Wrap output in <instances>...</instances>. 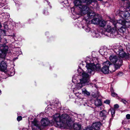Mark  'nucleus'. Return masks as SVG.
<instances>
[{"mask_svg":"<svg viewBox=\"0 0 130 130\" xmlns=\"http://www.w3.org/2000/svg\"><path fill=\"white\" fill-rule=\"evenodd\" d=\"M93 129V128L92 126H89L85 128L84 130H92Z\"/></svg>","mask_w":130,"mask_h":130,"instance_id":"nucleus-27","label":"nucleus"},{"mask_svg":"<svg viewBox=\"0 0 130 130\" xmlns=\"http://www.w3.org/2000/svg\"><path fill=\"white\" fill-rule=\"evenodd\" d=\"M51 130H53V129H51Z\"/></svg>","mask_w":130,"mask_h":130,"instance_id":"nucleus-42","label":"nucleus"},{"mask_svg":"<svg viewBox=\"0 0 130 130\" xmlns=\"http://www.w3.org/2000/svg\"><path fill=\"white\" fill-rule=\"evenodd\" d=\"M102 125L101 123L100 122L94 123L92 125V126L94 129L95 130L99 129Z\"/></svg>","mask_w":130,"mask_h":130,"instance_id":"nucleus-13","label":"nucleus"},{"mask_svg":"<svg viewBox=\"0 0 130 130\" xmlns=\"http://www.w3.org/2000/svg\"><path fill=\"white\" fill-rule=\"evenodd\" d=\"M82 93L84 95L89 96L90 95V93L87 91L85 88H83L82 89Z\"/></svg>","mask_w":130,"mask_h":130,"instance_id":"nucleus-23","label":"nucleus"},{"mask_svg":"<svg viewBox=\"0 0 130 130\" xmlns=\"http://www.w3.org/2000/svg\"><path fill=\"white\" fill-rule=\"evenodd\" d=\"M122 20H124L125 22H127L128 23L127 24V25L126 26L125 25H123L121 24H118V26L117 27V28H116L118 29L119 31L123 33L126 31V27H128V23L124 19Z\"/></svg>","mask_w":130,"mask_h":130,"instance_id":"nucleus-9","label":"nucleus"},{"mask_svg":"<svg viewBox=\"0 0 130 130\" xmlns=\"http://www.w3.org/2000/svg\"><path fill=\"white\" fill-rule=\"evenodd\" d=\"M126 117L127 119H130V115L129 114H127L126 115Z\"/></svg>","mask_w":130,"mask_h":130,"instance_id":"nucleus-32","label":"nucleus"},{"mask_svg":"<svg viewBox=\"0 0 130 130\" xmlns=\"http://www.w3.org/2000/svg\"><path fill=\"white\" fill-rule=\"evenodd\" d=\"M123 75L122 72H120L118 73V75L119 76H121Z\"/></svg>","mask_w":130,"mask_h":130,"instance_id":"nucleus-35","label":"nucleus"},{"mask_svg":"<svg viewBox=\"0 0 130 130\" xmlns=\"http://www.w3.org/2000/svg\"><path fill=\"white\" fill-rule=\"evenodd\" d=\"M125 130H130V129L129 128H125Z\"/></svg>","mask_w":130,"mask_h":130,"instance_id":"nucleus-36","label":"nucleus"},{"mask_svg":"<svg viewBox=\"0 0 130 130\" xmlns=\"http://www.w3.org/2000/svg\"><path fill=\"white\" fill-rule=\"evenodd\" d=\"M95 104L96 106H101L102 104L101 100L98 99L95 100Z\"/></svg>","mask_w":130,"mask_h":130,"instance_id":"nucleus-19","label":"nucleus"},{"mask_svg":"<svg viewBox=\"0 0 130 130\" xmlns=\"http://www.w3.org/2000/svg\"><path fill=\"white\" fill-rule=\"evenodd\" d=\"M1 68L2 70H5L7 67V66L5 62L4 61H2L1 63Z\"/></svg>","mask_w":130,"mask_h":130,"instance_id":"nucleus-17","label":"nucleus"},{"mask_svg":"<svg viewBox=\"0 0 130 130\" xmlns=\"http://www.w3.org/2000/svg\"><path fill=\"white\" fill-rule=\"evenodd\" d=\"M5 55L3 51L1 49L0 50V57H4L5 56Z\"/></svg>","mask_w":130,"mask_h":130,"instance_id":"nucleus-25","label":"nucleus"},{"mask_svg":"<svg viewBox=\"0 0 130 130\" xmlns=\"http://www.w3.org/2000/svg\"><path fill=\"white\" fill-rule=\"evenodd\" d=\"M93 0H75L74 3L75 6H78L79 8V6L82 5L81 3H86L87 4H89Z\"/></svg>","mask_w":130,"mask_h":130,"instance_id":"nucleus-7","label":"nucleus"},{"mask_svg":"<svg viewBox=\"0 0 130 130\" xmlns=\"http://www.w3.org/2000/svg\"><path fill=\"white\" fill-rule=\"evenodd\" d=\"M124 18L125 19H127L129 18H130V14L128 11H126L122 13Z\"/></svg>","mask_w":130,"mask_h":130,"instance_id":"nucleus-18","label":"nucleus"},{"mask_svg":"<svg viewBox=\"0 0 130 130\" xmlns=\"http://www.w3.org/2000/svg\"><path fill=\"white\" fill-rule=\"evenodd\" d=\"M14 74V73H13V74Z\"/></svg>","mask_w":130,"mask_h":130,"instance_id":"nucleus-43","label":"nucleus"},{"mask_svg":"<svg viewBox=\"0 0 130 130\" xmlns=\"http://www.w3.org/2000/svg\"><path fill=\"white\" fill-rule=\"evenodd\" d=\"M109 68L103 66L101 69V71L105 74H108L109 73Z\"/></svg>","mask_w":130,"mask_h":130,"instance_id":"nucleus-16","label":"nucleus"},{"mask_svg":"<svg viewBox=\"0 0 130 130\" xmlns=\"http://www.w3.org/2000/svg\"><path fill=\"white\" fill-rule=\"evenodd\" d=\"M77 115L74 113L69 116L67 114H63L60 116L59 113H57L53 116L54 121L56 122V127L62 128L67 126L71 127L72 125L77 118Z\"/></svg>","mask_w":130,"mask_h":130,"instance_id":"nucleus-1","label":"nucleus"},{"mask_svg":"<svg viewBox=\"0 0 130 130\" xmlns=\"http://www.w3.org/2000/svg\"><path fill=\"white\" fill-rule=\"evenodd\" d=\"M110 100H106L104 102V103L107 104H109L110 103Z\"/></svg>","mask_w":130,"mask_h":130,"instance_id":"nucleus-29","label":"nucleus"},{"mask_svg":"<svg viewBox=\"0 0 130 130\" xmlns=\"http://www.w3.org/2000/svg\"><path fill=\"white\" fill-rule=\"evenodd\" d=\"M1 91L0 90V93H1Z\"/></svg>","mask_w":130,"mask_h":130,"instance_id":"nucleus-41","label":"nucleus"},{"mask_svg":"<svg viewBox=\"0 0 130 130\" xmlns=\"http://www.w3.org/2000/svg\"><path fill=\"white\" fill-rule=\"evenodd\" d=\"M98 24L101 27H104L106 25V23L105 21L103 20H101L99 21Z\"/></svg>","mask_w":130,"mask_h":130,"instance_id":"nucleus-21","label":"nucleus"},{"mask_svg":"<svg viewBox=\"0 0 130 130\" xmlns=\"http://www.w3.org/2000/svg\"><path fill=\"white\" fill-rule=\"evenodd\" d=\"M120 101L121 102H123L124 104H126L127 103V101L125 100L122 99H121Z\"/></svg>","mask_w":130,"mask_h":130,"instance_id":"nucleus-30","label":"nucleus"},{"mask_svg":"<svg viewBox=\"0 0 130 130\" xmlns=\"http://www.w3.org/2000/svg\"><path fill=\"white\" fill-rule=\"evenodd\" d=\"M111 95L113 97H115L117 96V94L113 92L112 88L111 89Z\"/></svg>","mask_w":130,"mask_h":130,"instance_id":"nucleus-26","label":"nucleus"},{"mask_svg":"<svg viewBox=\"0 0 130 130\" xmlns=\"http://www.w3.org/2000/svg\"><path fill=\"white\" fill-rule=\"evenodd\" d=\"M79 70H78V72L79 74L82 76V78L80 79L79 83H77L75 86V89L78 90L80 89L83 86L85 85V84L89 82V75L84 71H82L81 72H79Z\"/></svg>","mask_w":130,"mask_h":130,"instance_id":"nucleus-2","label":"nucleus"},{"mask_svg":"<svg viewBox=\"0 0 130 130\" xmlns=\"http://www.w3.org/2000/svg\"><path fill=\"white\" fill-rule=\"evenodd\" d=\"M113 23L115 27L112 28L110 25H107L106 30L108 32H111L112 34L116 35L117 34L116 28H117L118 26V24H121L123 25H125L127 26V24L128 23V22H125L124 20L123 21L121 20H119L117 21H113Z\"/></svg>","mask_w":130,"mask_h":130,"instance_id":"nucleus-3","label":"nucleus"},{"mask_svg":"<svg viewBox=\"0 0 130 130\" xmlns=\"http://www.w3.org/2000/svg\"><path fill=\"white\" fill-rule=\"evenodd\" d=\"M110 111L111 115L112 116H113V115H114L115 113V110L114 109L111 108L110 109Z\"/></svg>","mask_w":130,"mask_h":130,"instance_id":"nucleus-28","label":"nucleus"},{"mask_svg":"<svg viewBox=\"0 0 130 130\" xmlns=\"http://www.w3.org/2000/svg\"><path fill=\"white\" fill-rule=\"evenodd\" d=\"M130 7V2H129V7Z\"/></svg>","mask_w":130,"mask_h":130,"instance_id":"nucleus-38","label":"nucleus"},{"mask_svg":"<svg viewBox=\"0 0 130 130\" xmlns=\"http://www.w3.org/2000/svg\"><path fill=\"white\" fill-rule=\"evenodd\" d=\"M129 69H130V64H129Z\"/></svg>","mask_w":130,"mask_h":130,"instance_id":"nucleus-39","label":"nucleus"},{"mask_svg":"<svg viewBox=\"0 0 130 130\" xmlns=\"http://www.w3.org/2000/svg\"><path fill=\"white\" fill-rule=\"evenodd\" d=\"M83 28H84V27H83Z\"/></svg>","mask_w":130,"mask_h":130,"instance_id":"nucleus-40","label":"nucleus"},{"mask_svg":"<svg viewBox=\"0 0 130 130\" xmlns=\"http://www.w3.org/2000/svg\"><path fill=\"white\" fill-rule=\"evenodd\" d=\"M110 61L113 64L114 69L111 71L112 72H115L116 70L120 68L123 62L122 60L116 55L110 56L109 57Z\"/></svg>","mask_w":130,"mask_h":130,"instance_id":"nucleus-4","label":"nucleus"},{"mask_svg":"<svg viewBox=\"0 0 130 130\" xmlns=\"http://www.w3.org/2000/svg\"><path fill=\"white\" fill-rule=\"evenodd\" d=\"M111 64V63L108 61H107L104 62L103 63V65L104 67H107L109 68V66Z\"/></svg>","mask_w":130,"mask_h":130,"instance_id":"nucleus-20","label":"nucleus"},{"mask_svg":"<svg viewBox=\"0 0 130 130\" xmlns=\"http://www.w3.org/2000/svg\"><path fill=\"white\" fill-rule=\"evenodd\" d=\"M93 8H91V11L90 10L88 13L87 14V17L89 18L93 17L95 15V13L92 11Z\"/></svg>","mask_w":130,"mask_h":130,"instance_id":"nucleus-14","label":"nucleus"},{"mask_svg":"<svg viewBox=\"0 0 130 130\" xmlns=\"http://www.w3.org/2000/svg\"><path fill=\"white\" fill-rule=\"evenodd\" d=\"M22 119V117L21 116H19L17 117V119L18 121H19L21 120Z\"/></svg>","mask_w":130,"mask_h":130,"instance_id":"nucleus-31","label":"nucleus"},{"mask_svg":"<svg viewBox=\"0 0 130 130\" xmlns=\"http://www.w3.org/2000/svg\"><path fill=\"white\" fill-rule=\"evenodd\" d=\"M99 19L98 18H94L91 20V23L92 24H98Z\"/></svg>","mask_w":130,"mask_h":130,"instance_id":"nucleus-22","label":"nucleus"},{"mask_svg":"<svg viewBox=\"0 0 130 130\" xmlns=\"http://www.w3.org/2000/svg\"><path fill=\"white\" fill-rule=\"evenodd\" d=\"M86 67L87 70V72L88 74L90 75H93L94 73L95 70L99 72L101 71V66L99 64H97L95 65L94 63H87Z\"/></svg>","mask_w":130,"mask_h":130,"instance_id":"nucleus-5","label":"nucleus"},{"mask_svg":"<svg viewBox=\"0 0 130 130\" xmlns=\"http://www.w3.org/2000/svg\"><path fill=\"white\" fill-rule=\"evenodd\" d=\"M119 107V105L117 104H116L114 105V108H117Z\"/></svg>","mask_w":130,"mask_h":130,"instance_id":"nucleus-34","label":"nucleus"},{"mask_svg":"<svg viewBox=\"0 0 130 130\" xmlns=\"http://www.w3.org/2000/svg\"><path fill=\"white\" fill-rule=\"evenodd\" d=\"M31 122L32 124L31 126L32 130H35L36 128V129L38 128L40 130H41L40 127L38 126V122L36 119H34Z\"/></svg>","mask_w":130,"mask_h":130,"instance_id":"nucleus-10","label":"nucleus"},{"mask_svg":"<svg viewBox=\"0 0 130 130\" xmlns=\"http://www.w3.org/2000/svg\"><path fill=\"white\" fill-rule=\"evenodd\" d=\"M92 35L94 37L98 38L100 37V36L99 33L98 32H93L92 33Z\"/></svg>","mask_w":130,"mask_h":130,"instance_id":"nucleus-24","label":"nucleus"},{"mask_svg":"<svg viewBox=\"0 0 130 130\" xmlns=\"http://www.w3.org/2000/svg\"><path fill=\"white\" fill-rule=\"evenodd\" d=\"M114 51L117 55L120 57L123 58L125 57L126 54L123 50L121 46H118L115 48Z\"/></svg>","mask_w":130,"mask_h":130,"instance_id":"nucleus-6","label":"nucleus"},{"mask_svg":"<svg viewBox=\"0 0 130 130\" xmlns=\"http://www.w3.org/2000/svg\"><path fill=\"white\" fill-rule=\"evenodd\" d=\"M74 130H82V124L79 123H75L72 126Z\"/></svg>","mask_w":130,"mask_h":130,"instance_id":"nucleus-11","label":"nucleus"},{"mask_svg":"<svg viewBox=\"0 0 130 130\" xmlns=\"http://www.w3.org/2000/svg\"><path fill=\"white\" fill-rule=\"evenodd\" d=\"M108 112L105 110H103L100 111V116L101 117H106L108 115Z\"/></svg>","mask_w":130,"mask_h":130,"instance_id":"nucleus-15","label":"nucleus"},{"mask_svg":"<svg viewBox=\"0 0 130 130\" xmlns=\"http://www.w3.org/2000/svg\"><path fill=\"white\" fill-rule=\"evenodd\" d=\"M1 26H2V25H1V23H0V28L1 27Z\"/></svg>","mask_w":130,"mask_h":130,"instance_id":"nucleus-37","label":"nucleus"},{"mask_svg":"<svg viewBox=\"0 0 130 130\" xmlns=\"http://www.w3.org/2000/svg\"><path fill=\"white\" fill-rule=\"evenodd\" d=\"M79 8L81 13L84 14H87L90 10L91 11V8H90L87 6L83 5H80Z\"/></svg>","mask_w":130,"mask_h":130,"instance_id":"nucleus-8","label":"nucleus"},{"mask_svg":"<svg viewBox=\"0 0 130 130\" xmlns=\"http://www.w3.org/2000/svg\"><path fill=\"white\" fill-rule=\"evenodd\" d=\"M85 30L87 32H89L90 30V28H89L87 27V28H86Z\"/></svg>","mask_w":130,"mask_h":130,"instance_id":"nucleus-33","label":"nucleus"},{"mask_svg":"<svg viewBox=\"0 0 130 130\" xmlns=\"http://www.w3.org/2000/svg\"><path fill=\"white\" fill-rule=\"evenodd\" d=\"M41 123L42 126L45 127L49 124L50 122L47 118H44L42 119Z\"/></svg>","mask_w":130,"mask_h":130,"instance_id":"nucleus-12","label":"nucleus"}]
</instances>
